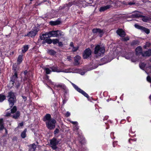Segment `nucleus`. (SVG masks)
<instances>
[{
	"mask_svg": "<svg viewBox=\"0 0 151 151\" xmlns=\"http://www.w3.org/2000/svg\"><path fill=\"white\" fill-rule=\"evenodd\" d=\"M50 68L52 70V72H56L57 73L63 72L65 73H77L79 72L80 69H78L73 68L72 69V70L70 68L68 69H65L62 70L60 69L57 66H53L50 67Z\"/></svg>",
	"mask_w": 151,
	"mask_h": 151,
	"instance_id": "1",
	"label": "nucleus"
},
{
	"mask_svg": "<svg viewBox=\"0 0 151 151\" xmlns=\"http://www.w3.org/2000/svg\"><path fill=\"white\" fill-rule=\"evenodd\" d=\"M105 51V47L99 45H96L94 49V53L97 56H103Z\"/></svg>",
	"mask_w": 151,
	"mask_h": 151,
	"instance_id": "2",
	"label": "nucleus"
},
{
	"mask_svg": "<svg viewBox=\"0 0 151 151\" xmlns=\"http://www.w3.org/2000/svg\"><path fill=\"white\" fill-rule=\"evenodd\" d=\"M11 112H9L8 111L6 112L5 116H12L13 118L17 119L20 116V113L19 111H16L17 108L16 106H14L11 110Z\"/></svg>",
	"mask_w": 151,
	"mask_h": 151,
	"instance_id": "3",
	"label": "nucleus"
},
{
	"mask_svg": "<svg viewBox=\"0 0 151 151\" xmlns=\"http://www.w3.org/2000/svg\"><path fill=\"white\" fill-rule=\"evenodd\" d=\"M7 97L8 98V101L9 103V105L11 107L14 105V103L16 101V98L14 93L10 91L8 93Z\"/></svg>",
	"mask_w": 151,
	"mask_h": 151,
	"instance_id": "4",
	"label": "nucleus"
},
{
	"mask_svg": "<svg viewBox=\"0 0 151 151\" xmlns=\"http://www.w3.org/2000/svg\"><path fill=\"white\" fill-rule=\"evenodd\" d=\"M47 34L48 37H57L64 35V33L61 31L59 30L50 32H48Z\"/></svg>",
	"mask_w": 151,
	"mask_h": 151,
	"instance_id": "5",
	"label": "nucleus"
},
{
	"mask_svg": "<svg viewBox=\"0 0 151 151\" xmlns=\"http://www.w3.org/2000/svg\"><path fill=\"white\" fill-rule=\"evenodd\" d=\"M60 140L59 139H57L55 138H53L50 140V146L53 150H55L57 148V146Z\"/></svg>",
	"mask_w": 151,
	"mask_h": 151,
	"instance_id": "6",
	"label": "nucleus"
},
{
	"mask_svg": "<svg viewBox=\"0 0 151 151\" xmlns=\"http://www.w3.org/2000/svg\"><path fill=\"white\" fill-rule=\"evenodd\" d=\"M56 123L55 120L52 119L46 122V125L47 128L50 129H52L55 127V124Z\"/></svg>",
	"mask_w": 151,
	"mask_h": 151,
	"instance_id": "7",
	"label": "nucleus"
},
{
	"mask_svg": "<svg viewBox=\"0 0 151 151\" xmlns=\"http://www.w3.org/2000/svg\"><path fill=\"white\" fill-rule=\"evenodd\" d=\"M54 88L55 89L58 90H59L60 89L62 88L64 90V92L66 93L68 92V90L65 85L63 84L60 83L55 85Z\"/></svg>",
	"mask_w": 151,
	"mask_h": 151,
	"instance_id": "8",
	"label": "nucleus"
},
{
	"mask_svg": "<svg viewBox=\"0 0 151 151\" xmlns=\"http://www.w3.org/2000/svg\"><path fill=\"white\" fill-rule=\"evenodd\" d=\"M132 16L134 17H142V20L145 22H147L148 20V18L147 17H145L142 15V13L139 11H136L135 14L132 15Z\"/></svg>",
	"mask_w": 151,
	"mask_h": 151,
	"instance_id": "9",
	"label": "nucleus"
},
{
	"mask_svg": "<svg viewBox=\"0 0 151 151\" xmlns=\"http://www.w3.org/2000/svg\"><path fill=\"white\" fill-rule=\"evenodd\" d=\"M70 83L73 86L77 91L81 93L86 98H88L89 96L86 93L85 91L82 90V89H81L80 88H78L77 86L73 83L72 82Z\"/></svg>",
	"mask_w": 151,
	"mask_h": 151,
	"instance_id": "10",
	"label": "nucleus"
},
{
	"mask_svg": "<svg viewBox=\"0 0 151 151\" xmlns=\"http://www.w3.org/2000/svg\"><path fill=\"white\" fill-rule=\"evenodd\" d=\"M91 51L89 48L86 49L83 53V57L84 59H87L91 56Z\"/></svg>",
	"mask_w": 151,
	"mask_h": 151,
	"instance_id": "11",
	"label": "nucleus"
},
{
	"mask_svg": "<svg viewBox=\"0 0 151 151\" xmlns=\"http://www.w3.org/2000/svg\"><path fill=\"white\" fill-rule=\"evenodd\" d=\"M134 55V53L133 52L129 53L125 55L124 56L125 58L127 59H129L130 58H131V60L133 62H136L137 60L136 59L134 60L133 58H132V57Z\"/></svg>",
	"mask_w": 151,
	"mask_h": 151,
	"instance_id": "12",
	"label": "nucleus"
},
{
	"mask_svg": "<svg viewBox=\"0 0 151 151\" xmlns=\"http://www.w3.org/2000/svg\"><path fill=\"white\" fill-rule=\"evenodd\" d=\"M92 31L94 33L99 34L100 37L102 36L103 34V31L99 28L94 29H93Z\"/></svg>",
	"mask_w": 151,
	"mask_h": 151,
	"instance_id": "13",
	"label": "nucleus"
},
{
	"mask_svg": "<svg viewBox=\"0 0 151 151\" xmlns=\"http://www.w3.org/2000/svg\"><path fill=\"white\" fill-rule=\"evenodd\" d=\"M117 34L121 37H124L125 36V32L122 29H118L116 31Z\"/></svg>",
	"mask_w": 151,
	"mask_h": 151,
	"instance_id": "14",
	"label": "nucleus"
},
{
	"mask_svg": "<svg viewBox=\"0 0 151 151\" xmlns=\"http://www.w3.org/2000/svg\"><path fill=\"white\" fill-rule=\"evenodd\" d=\"M142 55L144 57L150 56L151 55V49H149L147 51L142 52Z\"/></svg>",
	"mask_w": 151,
	"mask_h": 151,
	"instance_id": "15",
	"label": "nucleus"
},
{
	"mask_svg": "<svg viewBox=\"0 0 151 151\" xmlns=\"http://www.w3.org/2000/svg\"><path fill=\"white\" fill-rule=\"evenodd\" d=\"M37 32V30H34L33 31L32 30L29 32L27 36L32 37L36 35Z\"/></svg>",
	"mask_w": 151,
	"mask_h": 151,
	"instance_id": "16",
	"label": "nucleus"
},
{
	"mask_svg": "<svg viewBox=\"0 0 151 151\" xmlns=\"http://www.w3.org/2000/svg\"><path fill=\"white\" fill-rule=\"evenodd\" d=\"M17 78V72L14 73V75L12 76L11 79V81L12 82L13 84L15 82V80Z\"/></svg>",
	"mask_w": 151,
	"mask_h": 151,
	"instance_id": "17",
	"label": "nucleus"
},
{
	"mask_svg": "<svg viewBox=\"0 0 151 151\" xmlns=\"http://www.w3.org/2000/svg\"><path fill=\"white\" fill-rule=\"evenodd\" d=\"M36 147V145L34 144L31 145L29 146V151H35Z\"/></svg>",
	"mask_w": 151,
	"mask_h": 151,
	"instance_id": "18",
	"label": "nucleus"
},
{
	"mask_svg": "<svg viewBox=\"0 0 151 151\" xmlns=\"http://www.w3.org/2000/svg\"><path fill=\"white\" fill-rule=\"evenodd\" d=\"M81 57L79 55H77L74 58V61L75 64L76 65L79 64V60L81 59Z\"/></svg>",
	"mask_w": 151,
	"mask_h": 151,
	"instance_id": "19",
	"label": "nucleus"
},
{
	"mask_svg": "<svg viewBox=\"0 0 151 151\" xmlns=\"http://www.w3.org/2000/svg\"><path fill=\"white\" fill-rule=\"evenodd\" d=\"M110 5H107V6H102L99 9V11L100 12H103L109 8H110Z\"/></svg>",
	"mask_w": 151,
	"mask_h": 151,
	"instance_id": "20",
	"label": "nucleus"
},
{
	"mask_svg": "<svg viewBox=\"0 0 151 151\" xmlns=\"http://www.w3.org/2000/svg\"><path fill=\"white\" fill-rule=\"evenodd\" d=\"M136 54L137 55H138L140 54H142V49L141 47L139 46L137 47L136 50Z\"/></svg>",
	"mask_w": 151,
	"mask_h": 151,
	"instance_id": "21",
	"label": "nucleus"
},
{
	"mask_svg": "<svg viewBox=\"0 0 151 151\" xmlns=\"http://www.w3.org/2000/svg\"><path fill=\"white\" fill-rule=\"evenodd\" d=\"M51 119L50 115L49 114H47L45 116L44 121L46 122V121H50Z\"/></svg>",
	"mask_w": 151,
	"mask_h": 151,
	"instance_id": "22",
	"label": "nucleus"
},
{
	"mask_svg": "<svg viewBox=\"0 0 151 151\" xmlns=\"http://www.w3.org/2000/svg\"><path fill=\"white\" fill-rule=\"evenodd\" d=\"M70 46L72 47V50L73 51H76L78 48V47H74L73 44V42H71L70 44Z\"/></svg>",
	"mask_w": 151,
	"mask_h": 151,
	"instance_id": "23",
	"label": "nucleus"
},
{
	"mask_svg": "<svg viewBox=\"0 0 151 151\" xmlns=\"http://www.w3.org/2000/svg\"><path fill=\"white\" fill-rule=\"evenodd\" d=\"M60 22L59 21H50V24L52 25H55L59 24Z\"/></svg>",
	"mask_w": 151,
	"mask_h": 151,
	"instance_id": "24",
	"label": "nucleus"
},
{
	"mask_svg": "<svg viewBox=\"0 0 151 151\" xmlns=\"http://www.w3.org/2000/svg\"><path fill=\"white\" fill-rule=\"evenodd\" d=\"M48 32H46L44 34H43L42 35L40 36V39L42 40H44L45 38L48 37Z\"/></svg>",
	"mask_w": 151,
	"mask_h": 151,
	"instance_id": "25",
	"label": "nucleus"
},
{
	"mask_svg": "<svg viewBox=\"0 0 151 151\" xmlns=\"http://www.w3.org/2000/svg\"><path fill=\"white\" fill-rule=\"evenodd\" d=\"M44 70L47 74H49L52 72V70L50 69V68H45Z\"/></svg>",
	"mask_w": 151,
	"mask_h": 151,
	"instance_id": "26",
	"label": "nucleus"
},
{
	"mask_svg": "<svg viewBox=\"0 0 151 151\" xmlns=\"http://www.w3.org/2000/svg\"><path fill=\"white\" fill-rule=\"evenodd\" d=\"M29 48L28 45H25L23 46V48L22 50V52L23 53H25L26 52Z\"/></svg>",
	"mask_w": 151,
	"mask_h": 151,
	"instance_id": "27",
	"label": "nucleus"
},
{
	"mask_svg": "<svg viewBox=\"0 0 151 151\" xmlns=\"http://www.w3.org/2000/svg\"><path fill=\"white\" fill-rule=\"evenodd\" d=\"M22 60V55H19L17 61L18 63L19 64H20Z\"/></svg>",
	"mask_w": 151,
	"mask_h": 151,
	"instance_id": "28",
	"label": "nucleus"
},
{
	"mask_svg": "<svg viewBox=\"0 0 151 151\" xmlns=\"http://www.w3.org/2000/svg\"><path fill=\"white\" fill-rule=\"evenodd\" d=\"M27 129H25L24 131L21 134V137L23 138H24L26 136V132H27Z\"/></svg>",
	"mask_w": 151,
	"mask_h": 151,
	"instance_id": "29",
	"label": "nucleus"
},
{
	"mask_svg": "<svg viewBox=\"0 0 151 151\" xmlns=\"http://www.w3.org/2000/svg\"><path fill=\"white\" fill-rule=\"evenodd\" d=\"M47 52L50 54L51 55H54L56 53V52L53 50H48L47 51Z\"/></svg>",
	"mask_w": 151,
	"mask_h": 151,
	"instance_id": "30",
	"label": "nucleus"
},
{
	"mask_svg": "<svg viewBox=\"0 0 151 151\" xmlns=\"http://www.w3.org/2000/svg\"><path fill=\"white\" fill-rule=\"evenodd\" d=\"M6 99V96L2 94L0 95V102H2Z\"/></svg>",
	"mask_w": 151,
	"mask_h": 151,
	"instance_id": "31",
	"label": "nucleus"
},
{
	"mask_svg": "<svg viewBox=\"0 0 151 151\" xmlns=\"http://www.w3.org/2000/svg\"><path fill=\"white\" fill-rule=\"evenodd\" d=\"M45 42L48 44H50L52 42V40L50 38H46L45 40Z\"/></svg>",
	"mask_w": 151,
	"mask_h": 151,
	"instance_id": "32",
	"label": "nucleus"
},
{
	"mask_svg": "<svg viewBox=\"0 0 151 151\" xmlns=\"http://www.w3.org/2000/svg\"><path fill=\"white\" fill-rule=\"evenodd\" d=\"M143 32H145L146 33L148 34L150 33V30L149 29L143 27L142 29L141 30Z\"/></svg>",
	"mask_w": 151,
	"mask_h": 151,
	"instance_id": "33",
	"label": "nucleus"
},
{
	"mask_svg": "<svg viewBox=\"0 0 151 151\" xmlns=\"http://www.w3.org/2000/svg\"><path fill=\"white\" fill-rule=\"evenodd\" d=\"M13 70H14V73L15 72H17V73L18 72L17 71L18 70V68L16 64L14 65H13Z\"/></svg>",
	"mask_w": 151,
	"mask_h": 151,
	"instance_id": "34",
	"label": "nucleus"
},
{
	"mask_svg": "<svg viewBox=\"0 0 151 151\" xmlns=\"http://www.w3.org/2000/svg\"><path fill=\"white\" fill-rule=\"evenodd\" d=\"M145 64L144 63H141L139 64V67L142 70H144V69L145 67Z\"/></svg>",
	"mask_w": 151,
	"mask_h": 151,
	"instance_id": "35",
	"label": "nucleus"
},
{
	"mask_svg": "<svg viewBox=\"0 0 151 151\" xmlns=\"http://www.w3.org/2000/svg\"><path fill=\"white\" fill-rule=\"evenodd\" d=\"M134 26H135V28H136L138 29H140L141 30L143 28V27L140 26L137 24H135Z\"/></svg>",
	"mask_w": 151,
	"mask_h": 151,
	"instance_id": "36",
	"label": "nucleus"
},
{
	"mask_svg": "<svg viewBox=\"0 0 151 151\" xmlns=\"http://www.w3.org/2000/svg\"><path fill=\"white\" fill-rule=\"evenodd\" d=\"M73 130L74 131H77V130L78 129L79 127L78 126V124H77L74 126H73Z\"/></svg>",
	"mask_w": 151,
	"mask_h": 151,
	"instance_id": "37",
	"label": "nucleus"
},
{
	"mask_svg": "<svg viewBox=\"0 0 151 151\" xmlns=\"http://www.w3.org/2000/svg\"><path fill=\"white\" fill-rule=\"evenodd\" d=\"M129 39V37H126L124 38H122V40L123 41H127Z\"/></svg>",
	"mask_w": 151,
	"mask_h": 151,
	"instance_id": "38",
	"label": "nucleus"
},
{
	"mask_svg": "<svg viewBox=\"0 0 151 151\" xmlns=\"http://www.w3.org/2000/svg\"><path fill=\"white\" fill-rule=\"evenodd\" d=\"M73 4V3L72 2H69L68 4H66L65 5V6H67V7H69L72 6V5Z\"/></svg>",
	"mask_w": 151,
	"mask_h": 151,
	"instance_id": "39",
	"label": "nucleus"
},
{
	"mask_svg": "<svg viewBox=\"0 0 151 151\" xmlns=\"http://www.w3.org/2000/svg\"><path fill=\"white\" fill-rule=\"evenodd\" d=\"M53 43L54 44H55L58 42V40L57 39H55L53 40L52 41Z\"/></svg>",
	"mask_w": 151,
	"mask_h": 151,
	"instance_id": "40",
	"label": "nucleus"
},
{
	"mask_svg": "<svg viewBox=\"0 0 151 151\" xmlns=\"http://www.w3.org/2000/svg\"><path fill=\"white\" fill-rule=\"evenodd\" d=\"M147 71L150 73L151 72V65L149 66L147 68Z\"/></svg>",
	"mask_w": 151,
	"mask_h": 151,
	"instance_id": "41",
	"label": "nucleus"
},
{
	"mask_svg": "<svg viewBox=\"0 0 151 151\" xmlns=\"http://www.w3.org/2000/svg\"><path fill=\"white\" fill-rule=\"evenodd\" d=\"M70 121L71 123L73 124V126L78 124V123L77 122H73L71 121Z\"/></svg>",
	"mask_w": 151,
	"mask_h": 151,
	"instance_id": "42",
	"label": "nucleus"
},
{
	"mask_svg": "<svg viewBox=\"0 0 151 151\" xmlns=\"http://www.w3.org/2000/svg\"><path fill=\"white\" fill-rule=\"evenodd\" d=\"M147 80L148 82L150 83L151 82V78L149 76H148L147 77Z\"/></svg>",
	"mask_w": 151,
	"mask_h": 151,
	"instance_id": "43",
	"label": "nucleus"
},
{
	"mask_svg": "<svg viewBox=\"0 0 151 151\" xmlns=\"http://www.w3.org/2000/svg\"><path fill=\"white\" fill-rule=\"evenodd\" d=\"M59 132V130L58 129H55V130L54 131V134H58Z\"/></svg>",
	"mask_w": 151,
	"mask_h": 151,
	"instance_id": "44",
	"label": "nucleus"
},
{
	"mask_svg": "<svg viewBox=\"0 0 151 151\" xmlns=\"http://www.w3.org/2000/svg\"><path fill=\"white\" fill-rule=\"evenodd\" d=\"M70 113L68 111H67L65 115L66 117H68L70 115Z\"/></svg>",
	"mask_w": 151,
	"mask_h": 151,
	"instance_id": "45",
	"label": "nucleus"
},
{
	"mask_svg": "<svg viewBox=\"0 0 151 151\" xmlns=\"http://www.w3.org/2000/svg\"><path fill=\"white\" fill-rule=\"evenodd\" d=\"M4 128L3 124L0 125V129L1 130H3Z\"/></svg>",
	"mask_w": 151,
	"mask_h": 151,
	"instance_id": "46",
	"label": "nucleus"
},
{
	"mask_svg": "<svg viewBox=\"0 0 151 151\" xmlns=\"http://www.w3.org/2000/svg\"><path fill=\"white\" fill-rule=\"evenodd\" d=\"M117 141H114L113 142V145L114 147H115V146L117 144Z\"/></svg>",
	"mask_w": 151,
	"mask_h": 151,
	"instance_id": "47",
	"label": "nucleus"
},
{
	"mask_svg": "<svg viewBox=\"0 0 151 151\" xmlns=\"http://www.w3.org/2000/svg\"><path fill=\"white\" fill-rule=\"evenodd\" d=\"M58 45L60 46H62L63 45L62 43L61 42H58Z\"/></svg>",
	"mask_w": 151,
	"mask_h": 151,
	"instance_id": "48",
	"label": "nucleus"
},
{
	"mask_svg": "<svg viewBox=\"0 0 151 151\" xmlns=\"http://www.w3.org/2000/svg\"><path fill=\"white\" fill-rule=\"evenodd\" d=\"M3 124L2 119H0V125Z\"/></svg>",
	"mask_w": 151,
	"mask_h": 151,
	"instance_id": "49",
	"label": "nucleus"
},
{
	"mask_svg": "<svg viewBox=\"0 0 151 151\" xmlns=\"http://www.w3.org/2000/svg\"><path fill=\"white\" fill-rule=\"evenodd\" d=\"M48 82L50 83V84H52V85H54V83L53 82H52L50 80H48Z\"/></svg>",
	"mask_w": 151,
	"mask_h": 151,
	"instance_id": "50",
	"label": "nucleus"
},
{
	"mask_svg": "<svg viewBox=\"0 0 151 151\" xmlns=\"http://www.w3.org/2000/svg\"><path fill=\"white\" fill-rule=\"evenodd\" d=\"M130 117H127V121H128V122H129L131 121V120H129V119H130Z\"/></svg>",
	"mask_w": 151,
	"mask_h": 151,
	"instance_id": "51",
	"label": "nucleus"
},
{
	"mask_svg": "<svg viewBox=\"0 0 151 151\" xmlns=\"http://www.w3.org/2000/svg\"><path fill=\"white\" fill-rule=\"evenodd\" d=\"M131 140H133L134 141H136V139H129V142H130V141Z\"/></svg>",
	"mask_w": 151,
	"mask_h": 151,
	"instance_id": "52",
	"label": "nucleus"
},
{
	"mask_svg": "<svg viewBox=\"0 0 151 151\" xmlns=\"http://www.w3.org/2000/svg\"><path fill=\"white\" fill-rule=\"evenodd\" d=\"M19 125H20V126H22L23 125V122H21V123H20L19 124Z\"/></svg>",
	"mask_w": 151,
	"mask_h": 151,
	"instance_id": "53",
	"label": "nucleus"
},
{
	"mask_svg": "<svg viewBox=\"0 0 151 151\" xmlns=\"http://www.w3.org/2000/svg\"><path fill=\"white\" fill-rule=\"evenodd\" d=\"M19 86V83H18L17 84V88H18Z\"/></svg>",
	"mask_w": 151,
	"mask_h": 151,
	"instance_id": "54",
	"label": "nucleus"
},
{
	"mask_svg": "<svg viewBox=\"0 0 151 151\" xmlns=\"http://www.w3.org/2000/svg\"><path fill=\"white\" fill-rule=\"evenodd\" d=\"M27 73V71H25L24 72V74L25 75H26Z\"/></svg>",
	"mask_w": 151,
	"mask_h": 151,
	"instance_id": "55",
	"label": "nucleus"
},
{
	"mask_svg": "<svg viewBox=\"0 0 151 151\" xmlns=\"http://www.w3.org/2000/svg\"><path fill=\"white\" fill-rule=\"evenodd\" d=\"M5 129L6 133V134H7V130H6V129Z\"/></svg>",
	"mask_w": 151,
	"mask_h": 151,
	"instance_id": "56",
	"label": "nucleus"
},
{
	"mask_svg": "<svg viewBox=\"0 0 151 151\" xmlns=\"http://www.w3.org/2000/svg\"><path fill=\"white\" fill-rule=\"evenodd\" d=\"M113 134H114V133H113V132H112V133H111V136L112 135H113Z\"/></svg>",
	"mask_w": 151,
	"mask_h": 151,
	"instance_id": "57",
	"label": "nucleus"
},
{
	"mask_svg": "<svg viewBox=\"0 0 151 151\" xmlns=\"http://www.w3.org/2000/svg\"><path fill=\"white\" fill-rule=\"evenodd\" d=\"M132 3H129V4H130V5H132Z\"/></svg>",
	"mask_w": 151,
	"mask_h": 151,
	"instance_id": "58",
	"label": "nucleus"
},
{
	"mask_svg": "<svg viewBox=\"0 0 151 151\" xmlns=\"http://www.w3.org/2000/svg\"><path fill=\"white\" fill-rule=\"evenodd\" d=\"M46 77L48 79V76H47Z\"/></svg>",
	"mask_w": 151,
	"mask_h": 151,
	"instance_id": "59",
	"label": "nucleus"
},
{
	"mask_svg": "<svg viewBox=\"0 0 151 151\" xmlns=\"http://www.w3.org/2000/svg\"><path fill=\"white\" fill-rule=\"evenodd\" d=\"M64 101L63 100V104H64Z\"/></svg>",
	"mask_w": 151,
	"mask_h": 151,
	"instance_id": "60",
	"label": "nucleus"
},
{
	"mask_svg": "<svg viewBox=\"0 0 151 151\" xmlns=\"http://www.w3.org/2000/svg\"><path fill=\"white\" fill-rule=\"evenodd\" d=\"M68 59H70V58H69L68 57Z\"/></svg>",
	"mask_w": 151,
	"mask_h": 151,
	"instance_id": "61",
	"label": "nucleus"
},
{
	"mask_svg": "<svg viewBox=\"0 0 151 151\" xmlns=\"http://www.w3.org/2000/svg\"><path fill=\"white\" fill-rule=\"evenodd\" d=\"M47 87H49L47 85Z\"/></svg>",
	"mask_w": 151,
	"mask_h": 151,
	"instance_id": "62",
	"label": "nucleus"
},
{
	"mask_svg": "<svg viewBox=\"0 0 151 151\" xmlns=\"http://www.w3.org/2000/svg\"><path fill=\"white\" fill-rule=\"evenodd\" d=\"M30 1H32V0H30Z\"/></svg>",
	"mask_w": 151,
	"mask_h": 151,
	"instance_id": "63",
	"label": "nucleus"
},
{
	"mask_svg": "<svg viewBox=\"0 0 151 151\" xmlns=\"http://www.w3.org/2000/svg\"><path fill=\"white\" fill-rule=\"evenodd\" d=\"M150 61H151V60H150Z\"/></svg>",
	"mask_w": 151,
	"mask_h": 151,
	"instance_id": "64",
	"label": "nucleus"
}]
</instances>
